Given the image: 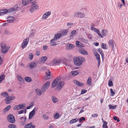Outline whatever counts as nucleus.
I'll list each match as a JSON object with an SVG mask.
<instances>
[{
  "instance_id": "1",
  "label": "nucleus",
  "mask_w": 128,
  "mask_h": 128,
  "mask_svg": "<svg viewBox=\"0 0 128 128\" xmlns=\"http://www.w3.org/2000/svg\"><path fill=\"white\" fill-rule=\"evenodd\" d=\"M60 77L56 78L53 81L52 84V87L54 88L55 86L56 87L57 89L59 90L64 86V82H60Z\"/></svg>"
},
{
  "instance_id": "2",
  "label": "nucleus",
  "mask_w": 128,
  "mask_h": 128,
  "mask_svg": "<svg viewBox=\"0 0 128 128\" xmlns=\"http://www.w3.org/2000/svg\"><path fill=\"white\" fill-rule=\"evenodd\" d=\"M36 3V2L35 0H34V2L33 3H31L32 5L30 9V11L31 13L34 12L38 8V6Z\"/></svg>"
},
{
  "instance_id": "3",
  "label": "nucleus",
  "mask_w": 128,
  "mask_h": 128,
  "mask_svg": "<svg viewBox=\"0 0 128 128\" xmlns=\"http://www.w3.org/2000/svg\"><path fill=\"white\" fill-rule=\"evenodd\" d=\"M50 85V82H46L42 86L41 90L42 93H44L47 90Z\"/></svg>"
},
{
  "instance_id": "4",
  "label": "nucleus",
  "mask_w": 128,
  "mask_h": 128,
  "mask_svg": "<svg viewBox=\"0 0 128 128\" xmlns=\"http://www.w3.org/2000/svg\"><path fill=\"white\" fill-rule=\"evenodd\" d=\"M7 120L8 122L11 123H14L15 122V120L14 116L12 114H10L7 116Z\"/></svg>"
},
{
  "instance_id": "5",
  "label": "nucleus",
  "mask_w": 128,
  "mask_h": 128,
  "mask_svg": "<svg viewBox=\"0 0 128 128\" xmlns=\"http://www.w3.org/2000/svg\"><path fill=\"white\" fill-rule=\"evenodd\" d=\"M1 47L2 48L1 52L3 54H5L8 51L10 47L6 46L5 44H1Z\"/></svg>"
},
{
  "instance_id": "6",
  "label": "nucleus",
  "mask_w": 128,
  "mask_h": 128,
  "mask_svg": "<svg viewBox=\"0 0 128 128\" xmlns=\"http://www.w3.org/2000/svg\"><path fill=\"white\" fill-rule=\"evenodd\" d=\"M74 64L78 66H81L82 64V62L78 57H76L74 58Z\"/></svg>"
},
{
  "instance_id": "7",
  "label": "nucleus",
  "mask_w": 128,
  "mask_h": 128,
  "mask_svg": "<svg viewBox=\"0 0 128 128\" xmlns=\"http://www.w3.org/2000/svg\"><path fill=\"white\" fill-rule=\"evenodd\" d=\"M29 38H28L24 40L21 46L22 48H24L26 46L29 41Z\"/></svg>"
},
{
  "instance_id": "8",
  "label": "nucleus",
  "mask_w": 128,
  "mask_h": 128,
  "mask_svg": "<svg viewBox=\"0 0 128 128\" xmlns=\"http://www.w3.org/2000/svg\"><path fill=\"white\" fill-rule=\"evenodd\" d=\"M15 98V97L14 96H8L5 99L6 101V104H8L10 103V101L14 100Z\"/></svg>"
},
{
  "instance_id": "9",
  "label": "nucleus",
  "mask_w": 128,
  "mask_h": 128,
  "mask_svg": "<svg viewBox=\"0 0 128 128\" xmlns=\"http://www.w3.org/2000/svg\"><path fill=\"white\" fill-rule=\"evenodd\" d=\"M75 16L78 17L82 18L85 17V16L84 14L80 12H76L74 14Z\"/></svg>"
},
{
  "instance_id": "10",
  "label": "nucleus",
  "mask_w": 128,
  "mask_h": 128,
  "mask_svg": "<svg viewBox=\"0 0 128 128\" xmlns=\"http://www.w3.org/2000/svg\"><path fill=\"white\" fill-rule=\"evenodd\" d=\"M35 0H22V3L23 5H26L30 3H33L34 2Z\"/></svg>"
},
{
  "instance_id": "11",
  "label": "nucleus",
  "mask_w": 128,
  "mask_h": 128,
  "mask_svg": "<svg viewBox=\"0 0 128 128\" xmlns=\"http://www.w3.org/2000/svg\"><path fill=\"white\" fill-rule=\"evenodd\" d=\"M51 14V12L50 11H48L46 12L43 14L42 17V19L44 20H45Z\"/></svg>"
},
{
  "instance_id": "12",
  "label": "nucleus",
  "mask_w": 128,
  "mask_h": 128,
  "mask_svg": "<svg viewBox=\"0 0 128 128\" xmlns=\"http://www.w3.org/2000/svg\"><path fill=\"white\" fill-rule=\"evenodd\" d=\"M79 51L80 53L84 55H87L88 54V52L83 48H81L79 49Z\"/></svg>"
},
{
  "instance_id": "13",
  "label": "nucleus",
  "mask_w": 128,
  "mask_h": 128,
  "mask_svg": "<svg viewBox=\"0 0 128 128\" xmlns=\"http://www.w3.org/2000/svg\"><path fill=\"white\" fill-rule=\"evenodd\" d=\"M26 118L25 117H22L20 118V120L21 121H20V124L21 125H24L26 123Z\"/></svg>"
},
{
  "instance_id": "14",
  "label": "nucleus",
  "mask_w": 128,
  "mask_h": 128,
  "mask_svg": "<svg viewBox=\"0 0 128 128\" xmlns=\"http://www.w3.org/2000/svg\"><path fill=\"white\" fill-rule=\"evenodd\" d=\"M61 37V35L60 33H57L55 34L53 38L55 40V41H57L60 39Z\"/></svg>"
},
{
  "instance_id": "15",
  "label": "nucleus",
  "mask_w": 128,
  "mask_h": 128,
  "mask_svg": "<svg viewBox=\"0 0 128 128\" xmlns=\"http://www.w3.org/2000/svg\"><path fill=\"white\" fill-rule=\"evenodd\" d=\"M18 8L17 6H16L15 8H12L8 10L7 9V13H10L13 11L16 10Z\"/></svg>"
},
{
  "instance_id": "16",
  "label": "nucleus",
  "mask_w": 128,
  "mask_h": 128,
  "mask_svg": "<svg viewBox=\"0 0 128 128\" xmlns=\"http://www.w3.org/2000/svg\"><path fill=\"white\" fill-rule=\"evenodd\" d=\"M14 18L12 16H9L7 18V21L8 22H13L14 21Z\"/></svg>"
},
{
  "instance_id": "17",
  "label": "nucleus",
  "mask_w": 128,
  "mask_h": 128,
  "mask_svg": "<svg viewBox=\"0 0 128 128\" xmlns=\"http://www.w3.org/2000/svg\"><path fill=\"white\" fill-rule=\"evenodd\" d=\"M37 64L34 62H31L30 64L29 67L30 69H32L34 68L36 65Z\"/></svg>"
},
{
  "instance_id": "18",
  "label": "nucleus",
  "mask_w": 128,
  "mask_h": 128,
  "mask_svg": "<svg viewBox=\"0 0 128 128\" xmlns=\"http://www.w3.org/2000/svg\"><path fill=\"white\" fill-rule=\"evenodd\" d=\"M7 9H5L3 10H0V16L3 15L7 13Z\"/></svg>"
},
{
  "instance_id": "19",
  "label": "nucleus",
  "mask_w": 128,
  "mask_h": 128,
  "mask_svg": "<svg viewBox=\"0 0 128 128\" xmlns=\"http://www.w3.org/2000/svg\"><path fill=\"white\" fill-rule=\"evenodd\" d=\"M74 82L75 84L78 86H83L84 85L83 83L78 82L76 80H75L74 81Z\"/></svg>"
},
{
  "instance_id": "20",
  "label": "nucleus",
  "mask_w": 128,
  "mask_h": 128,
  "mask_svg": "<svg viewBox=\"0 0 128 128\" xmlns=\"http://www.w3.org/2000/svg\"><path fill=\"white\" fill-rule=\"evenodd\" d=\"M76 46L78 47H82L84 46V45L80 43L79 41H76Z\"/></svg>"
},
{
  "instance_id": "21",
  "label": "nucleus",
  "mask_w": 128,
  "mask_h": 128,
  "mask_svg": "<svg viewBox=\"0 0 128 128\" xmlns=\"http://www.w3.org/2000/svg\"><path fill=\"white\" fill-rule=\"evenodd\" d=\"M60 61V60H54L52 61L53 64H52V65L54 66H56L57 64H59Z\"/></svg>"
},
{
  "instance_id": "22",
  "label": "nucleus",
  "mask_w": 128,
  "mask_h": 128,
  "mask_svg": "<svg viewBox=\"0 0 128 128\" xmlns=\"http://www.w3.org/2000/svg\"><path fill=\"white\" fill-rule=\"evenodd\" d=\"M35 92L36 94L40 96L41 95L42 92V91L40 89H36L35 90Z\"/></svg>"
},
{
  "instance_id": "23",
  "label": "nucleus",
  "mask_w": 128,
  "mask_h": 128,
  "mask_svg": "<svg viewBox=\"0 0 128 128\" xmlns=\"http://www.w3.org/2000/svg\"><path fill=\"white\" fill-rule=\"evenodd\" d=\"M18 107H19V110L24 109L26 106V104L24 103H22L18 104Z\"/></svg>"
},
{
  "instance_id": "24",
  "label": "nucleus",
  "mask_w": 128,
  "mask_h": 128,
  "mask_svg": "<svg viewBox=\"0 0 128 128\" xmlns=\"http://www.w3.org/2000/svg\"><path fill=\"white\" fill-rule=\"evenodd\" d=\"M73 47L74 46L73 44H68L67 45L66 48L67 50H70L72 49Z\"/></svg>"
},
{
  "instance_id": "25",
  "label": "nucleus",
  "mask_w": 128,
  "mask_h": 128,
  "mask_svg": "<svg viewBox=\"0 0 128 128\" xmlns=\"http://www.w3.org/2000/svg\"><path fill=\"white\" fill-rule=\"evenodd\" d=\"M55 41H56L55 40L54 38L50 40V46H54L56 44V43Z\"/></svg>"
},
{
  "instance_id": "26",
  "label": "nucleus",
  "mask_w": 128,
  "mask_h": 128,
  "mask_svg": "<svg viewBox=\"0 0 128 128\" xmlns=\"http://www.w3.org/2000/svg\"><path fill=\"white\" fill-rule=\"evenodd\" d=\"M68 32V31L67 30H64L60 34L61 35L62 37L66 35L67 34Z\"/></svg>"
},
{
  "instance_id": "27",
  "label": "nucleus",
  "mask_w": 128,
  "mask_h": 128,
  "mask_svg": "<svg viewBox=\"0 0 128 128\" xmlns=\"http://www.w3.org/2000/svg\"><path fill=\"white\" fill-rule=\"evenodd\" d=\"M48 58L46 56H44L40 58L41 62H45L47 60Z\"/></svg>"
},
{
  "instance_id": "28",
  "label": "nucleus",
  "mask_w": 128,
  "mask_h": 128,
  "mask_svg": "<svg viewBox=\"0 0 128 128\" xmlns=\"http://www.w3.org/2000/svg\"><path fill=\"white\" fill-rule=\"evenodd\" d=\"M108 106L109 109L114 110L116 108L117 106L116 105H115L114 106H112L111 104H110L108 105Z\"/></svg>"
},
{
  "instance_id": "29",
  "label": "nucleus",
  "mask_w": 128,
  "mask_h": 128,
  "mask_svg": "<svg viewBox=\"0 0 128 128\" xmlns=\"http://www.w3.org/2000/svg\"><path fill=\"white\" fill-rule=\"evenodd\" d=\"M91 77H89L88 79V80L87 82V84L88 85H91Z\"/></svg>"
},
{
  "instance_id": "30",
  "label": "nucleus",
  "mask_w": 128,
  "mask_h": 128,
  "mask_svg": "<svg viewBox=\"0 0 128 128\" xmlns=\"http://www.w3.org/2000/svg\"><path fill=\"white\" fill-rule=\"evenodd\" d=\"M52 99L53 102L54 103H56L58 101V99L54 96H52Z\"/></svg>"
},
{
  "instance_id": "31",
  "label": "nucleus",
  "mask_w": 128,
  "mask_h": 128,
  "mask_svg": "<svg viewBox=\"0 0 128 128\" xmlns=\"http://www.w3.org/2000/svg\"><path fill=\"white\" fill-rule=\"evenodd\" d=\"M72 75L73 76H75L78 74V72L76 70L72 71L71 72Z\"/></svg>"
},
{
  "instance_id": "32",
  "label": "nucleus",
  "mask_w": 128,
  "mask_h": 128,
  "mask_svg": "<svg viewBox=\"0 0 128 128\" xmlns=\"http://www.w3.org/2000/svg\"><path fill=\"white\" fill-rule=\"evenodd\" d=\"M24 79L26 82H31L32 80V79L31 78L28 76L25 77Z\"/></svg>"
},
{
  "instance_id": "33",
  "label": "nucleus",
  "mask_w": 128,
  "mask_h": 128,
  "mask_svg": "<svg viewBox=\"0 0 128 128\" xmlns=\"http://www.w3.org/2000/svg\"><path fill=\"white\" fill-rule=\"evenodd\" d=\"M5 77V76L4 74L0 76V84L3 80Z\"/></svg>"
},
{
  "instance_id": "34",
  "label": "nucleus",
  "mask_w": 128,
  "mask_h": 128,
  "mask_svg": "<svg viewBox=\"0 0 128 128\" xmlns=\"http://www.w3.org/2000/svg\"><path fill=\"white\" fill-rule=\"evenodd\" d=\"M78 120V119L75 118L71 120L70 122V124H73L75 123Z\"/></svg>"
},
{
  "instance_id": "35",
  "label": "nucleus",
  "mask_w": 128,
  "mask_h": 128,
  "mask_svg": "<svg viewBox=\"0 0 128 128\" xmlns=\"http://www.w3.org/2000/svg\"><path fill=\"white\" fill-rule=\"evenodd\" d=\"M76 33V30H73L71 32L70 34V36H74Z\"/></svg>"
},
{
  "instance_id": "36",
  "label": "nucleus",
  "mask_w": 128,
  "mask_h": 128,
  "mask_svg": "<svg viewBox=\"0 0 128 128\" xmlns=\"http://www.w3.org/2000/svg\"><path fill=\"white\" fill-rule=\"evenodd\" d=\"M101 46L102 48L106 50L107 49L106 46V44L102 43L101 44Z\"/></svg>"
},
{
  "instance_id": "37",
  "label": "nucleus",
  "mask_w": 128,
  "mask_h": 128,
  "mask_svg": "<svg viewBox=\"0 0 128 128\" xmlns=\"http://www.w3.org/2000/svg\"><path fill=\"white\" fill-rule=\"evenodd\" d=\"M1 95L2 96H4L5 97H6L7 96H8V93L6 92H2L1 94Z\"/></svg>"
},
{
  "instance_id": "38",
  "label": "nucleus",
  "mask_w": 128,
  "mask_h": 128,
  "mask_svg": "<svg viewBox=\"0 0 128 128\" xmlns=\"http://www.w3.org/2000/svg\"><path fill=\"white\" fill-rule=\"evenodd\" d=\"M95 56L96 59L98 60H100V55L98 53H96L95 54Z\"/></svg>"
},
{
  "instance_id": "39",
  "label": "nucleus",
  "mask_w": 128,
  "mask_h": 128,
  "mask_svg": "<svg viewBox=\"0 0 128 128\" xmlns=\"http://www.w3.org/2000/svg\"><path fill=\"white\" fill-rule=\"evenodd\" d=\"M35 112H30L29 115V119H31L33 116L35 114Z\"/></svg>"
},
{
  "instance_id": "40",
  "label": "nucleus",
  "mask_w": 128,
  "mask_h": 128,
  "mask_svg": "<svg viewBox=\"0 0 128 128\" xmlns=\"http://www.w3.org/2000/svg\"><path fill=\"white\" fill-rule=\"evenodd\" d=\"M103 124L102 126L103 128H108V127L107 126V122L106 121L104 122H103Z\"/></svg>"
},
{
  "instance_id": "41",
  "label": "nucleus",
  "mask_w": 128,
  "mask_h": 128,
  "mask_svg": "<svg viewBox=\"0 0 128 128\" xmlns=\"http://www.w3.org/2000/svg\"><path fill=\"white\" fill-rule=\"evenodd\" d=\"M62 15L66 17L68 16V14L66 12L64 11L62 13Z\"/></svg>"
},
{
  "instance_id": "42",
  "label": "nucleus",
  "mask_w": 128,
  "mask_h": 128,
  "mask_svg": "<svg viewBox=\"0 0 128 128\" xmlns=\"http://www.w3.org/2000/svg\"><path fill=\"white\" fill-rule=\"evenodd\" d=\"M114 43V41L112 40H110L108 42V44L110 46Z\"/></svg>"
},
{
  "instance_id": "43",
  "label": "nucleus",
  "mask_w": 128,
  "mask_h": 128,
  "mask_svg": "<svg viewBox=\"0 0 128 128\" xmlns=\"http://www.w3.org/2000/svg\"><path fill=\"white\" fill-rule=\"evenodd\" d=\"M11 106H7L4 110V112L6 111H8L9 109L10 108Z\"/></svg>"
},
{
  "instance_id": "44",
  "label": "nucleus",
  "mask_w": 128,
  "mask_h": 128,
  "mask_svg": "<svg viewBox=\"0 0 128 128\" xmlns=\"http://www.w3.org/2000/svg\"><path fill=\"white\" fill-rule=\"evenodd\" d=\"M8 128H16V126L13 124H10L8 126Z\"/></svg>"
},
{
  "instance_id": "45",
  "label": "nucleus",
  "mask_w": 128,
  "mask_h": 128,
  "mask_svg": "<svg viewBox=\"0 0 128 128\" xmlns=\"http://www.w3.org/2000/svg\"><path fill=\"white\" fill-rule=\"evenodd\" d=\"M59 112H57L54 116V118L55 119L58 118L59 116Z\"/></svg>"
},
{
  "instance_id": "46",
  "label": "nucleus",
  "mask_w": 128,
  "mask_h": 128,
  "mask_svg": "<svg viewBox=\"0 0 128 128\" xmlns=\"http://www.w3.org/2000/svg\"><path fill=\"white\" fill-rule=\"evenodd\" d=\"M106 31L105 30H102L101 32V33L102 34V36H105L106 35Z\"/></svg>"
},
{
  "instance_id": "47",
  "label": "nucleus",
  "mask_w": 128,
  "mask_h": 128,
  "mask_svg": "<svg viewBox=\"0 0 128 128\" xmlns=\"http://www.w3.org/2000/svg\"><path fill=\"white\" fill-rule=\"evenodd\" d=\"M91 30L96 32H97L98 31V29H96L95 28H94L93 27H92L91 28Z\"/></svg>"
},
{
  "instance_id": "48",
  "label": "nucleus",
  "mask_w": 128,
  "mask_h": 128,
  "mask_svg": "<svg viewBox=\"0 0 128 128\" xmlns=\"http://www.w3.org/2000/svg\"><path fill=\"white\" fill-rule=\"evenodd\" d=\"M85 118L84 117H82L80 118V119H78L80 122H82V121H84L85 120Z\"/></svg>"
},
{
  "instance_id": "49",
  "label": "nucleus",
  "mask_w": 128,
  "mask_h": 128,
  "mask_svg": "<svg viewBox=\"0 0 128 128\" xmlns=\"http://www.w3.org/2000/svg\"><path fill=\"white\" fill-rule=\"evenodd\" d=\"M31 127V124H28L25 126L24 128H30Z\"/></svg>"
},
{
  "instance_id": "50",
  "label": "nucleus",
  "mask_w": 128,
  "mask_h": 128,
  "mask_svg": "<svg viewBox=\"0 0 128 128\" xmlns=\"http://www.w3.org/2000/svg\"><path fill=\"white\" fill-rule=\"evenodd\" d=\"M17 78L19 81H21L22 80H24L23 79L22 77L19 75L17 76Z\"/></svg>"
},
{
  "instance_id": "51",
  "label": "nucleus",
  "mask_w": 128,
  "mask_h": 128,
  "mask_svg": "<svg viewBox=\"0 0 128 128\" xmlns=\"http://www.w3.org/2000/svg\"><path fill=\"white\" fill-rule=\"evenodd\" d=\"M78 58H79V59H80V61L81 60V61H82L81 62H84V61H85V58H84L82 57H80V56L78 57Z\"/></svg>"
},
{
  "instance_id": "52",
  "label": "nucleus",
  "mask_w": 128,
  "mask_h": 128,
  "mask_svg": "<svg viewBox=\"0 0 128 128\" xmlns=\"http://www.w3.org/2000/svg\"><path fill=\"white\" fill-rule=\"evenodd\" d=\"M29 57L30 60H32L33 58V54L32 53H30V54L29 55Z\"/></svg>"
},
{
  "instance_id": "53",
  "label": "nucleus",
  "mask_w": 128,
  "mask_h": 128,
  "mask_svg": "<svg viewBox=\"0 0 128 128\" xmlns=\"http://www.w3.org/2000/svg\"><path fill=\"white\" fill-rule=\"evenodd\" d=\"M79 40L82 42H87V40L83 38H79Z\"/></svg>"
},
{
  "instance_id": "54",
  "label": "nucleus",
  "mask_w": 128,
  "mask_h": 128,
  "mask_svg": "<svg viewBox=\"0 0 128 128\" xmlns=\"http://www.w3.org/2000/svg\"><path fill=\"white\" fill-rule=\"evenodd\" d=\"M96 33H97L98 34L101 38H103V36L100 33V31L99 30H98V31Z\"/></svg>"
},
{
  "instance_id": "55",
  "label": "nucleus",
  "mask_w": 128,
  "mask_h": 128,
  "mask_svg": "<svg viewBox=\"0 0 128 128\" xmlns=\"http://www.w3.org/2000/svg\"><path fill=\"white\" fill-rule=\"evenodd\" d=\"M108 85L110 86H112L113 85V83L110 80H109L108 82Z\"/></svg>"
},
{
  "instance_id": "56",
  "label": "nucleus",
  "mask_w": 128,
  "mask_h": 128,
  "mask_svg": "<svg viewBox=\"0 0 128 128\" xmlns=\"http://www.w3.org/2000/svg\"><path fill=\"white\" fill-rule=\"evenodd\" d=\"M87 92V90L84 89H83L82 90L81 92V94H82L84 93H86Z\"/></svg>"
},
{
  "instance_id": "57",
  "label": "nucleus",
  "mask_w": 128,
  "mask_h": 128,
  "mask_svg": "<svg viewBox=\"0 0 128 128\" xmlns=\"http://www.w3.org/2000/svg\"><path fill=\"white\" fill-rule=\"evenodd\" d=\"M42 117L44 119L47 120L48 118V116L45 114H43Z\"/></svg>"
},
{
  "instance_id": "58",
  "label": "nucleus",
  "mask_w": 128,
  "mask_h": 128,
  "mask_svg": "<svg viewBox=\"0 0 128 128\" xmlns=\"http://www.w3.org/2000/svg\"><path fill=\"white\" fill-rule=\"evenodd\" d=\"M50 73H51V72L50 71H49L48 72V73H47V72H46V73L47 75V77L48 78V79L50 78Z\"/></svg>"
},
{
  "instance_id": "59",
  "label": "nucleus",
  "mask_w": 128,
  "mask_h": 128,
  "mask_svg": "<svg viewBox=\"0 0 128 128\" xmlns=\"http://www.w3.org/2000/svg\"><path fill=\"white\" fill-rule=\"evenodd\" d=\"M110 91L112 96H114L115 94V92L113 91V90L112 88L110 89Z\"/></svg>"
},
{
  "instance_id": "60",
  "label": "nucleus",
  "mask_w": 128,
  "mask_h": 128,
  "mask_svg": "<svg viewBox=\"0 0 128 128\" xmlns=\"http://www.w3.org/2000/svg\"><path fill=\"white\" fill-rule=\"evenodd\" d=\"M113 118L114 120H116L118 122H119L120 121V120L116 116H115Z\"/></svg>"
},
{
  "instance_id": "61",
  "label": "nucleus",
  "mask_w": 128,
  "mask_h": 128,
  "mask_svg": "<svg viewBox=\"0 0 128 128\" xmlns=\"http://www.w3.org/2000/svg\"><path fill=\"white\" fill-rule=\"evenodd\" d=\"M18 105L15 106L14 108V109L15 110H19V108H18Z\"/></svg>"
},
{
  "instance_id": "62",
  "label": "nucleus",
  "mask_w": 128,
  "mask_h": 128,
  "mask_svg": "<svg viewBox=\"0 0 128 128\" xmlns=\"http://www.w3.org/2000/svg\"><path fill=\"white\" fill-rule=\"evenodd\" d=\"M34 33L33 32H32V33H31L30 34L29 36V37H32L33 36H34Z\"/></svg>"
},
{
  "instance_id": "63",
  "label": "nucleus",
  "mask_w": 128,
  "mask_h": 128,
  "mask_svg": "<svg viewBox=\"0 0 128 128\" xmlns=\"http://www.w3.org/2000/svg\"><path fill=\"white\" fill-rule=\"evenodd\" d=\"M73 23H68L67 24V25L68 26H71L73 25Z\"/></svg>"
},
{
  "instance_id": "64",
  "label": "nucleus",
  "mask_w": 128,
  "mask_h": 128,
  "mask_svg": "<svg viewBox=\"0 0 128 128\" xmlns=\"http://www.w3.org/2000/svg\"><path fill=\"white\" fill-rule=\"evenodd\" d=\"M98 116V115L96 114H94L92 115V116L93 117H96Z\"/></svg>"
}]
</instances>
